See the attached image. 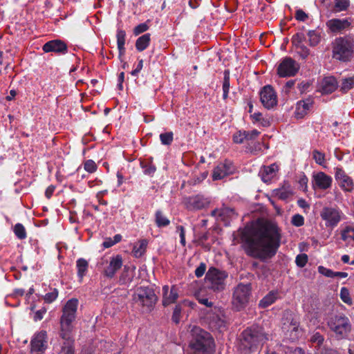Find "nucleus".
<instances>
[{
	"mask_svg": "<svg viewBox=\"0 0 354 354\" xmlns=\"http://www.w3.org/2000/svg\"><path fill=\"white\" fill-rule=\"evenodd\" d=\"M281 239L279 228L270 222L261 223L250 234L243 235L247 254L261 260L270 259L276 254L281 245Z\"/></svg>",
	"mask_w": 354,
	"mask_h": 354,
	"instance_id": "f257e3e1",
	"label": "nucleus"
},
{
	"mask_svg": "<svg viewBox=\"0 0 354 354\" xmlns=\"http://www.w3.org/2000/svg\"><path fill=\"white\" fill-rule=\"evenodd\" d=\"M241 336L239 348L244 354L257 351L268 340V335L259 326L246 328Z\"/></svg>",
	"mask_w": 354,
	"mask_h": 354,
	"instance_id": "f03ea898",
	"label": "nucleus"
},
{
	"mask_svg": "<svg viewBox=\"0 0 354 354\" xmlns=\"http://www.w3.org/2000/svg\"><path fill=\"white\" fill-rule=\"evenodd\" d=\"M332 57L348 62L354 57V36L351 34L336 37L332 42Z\"/></svg>",
	"mask_w": 354,
	"mask_h": 354,
	"instance_id": "7ed1b4c3",
	"label": "nucleus"
},
{
	"mask_svg": "<svg viewBox=\"0 0 354 354\" xmlns=\"http://www.w3.org/2000/svg\"><path fill=\"white\" fill-rule=\"evenodd\" d=\"M190 354H213L214 341L211 335L205 330L195 328L189 343Z\"/></svg>",
	"mask_w": 354,
	"mask_h": 354,
	"instance_id": "20e7f679",
	"label": "nucleus"
},
{
	"mask_svg": "<svg viewBox=\"0 0 354 354\" xmlns=\"http://www.w3.org/2000/svg\"><path fill=\"white\" fill-rule=\"evenodd\" d=\"M77 306L78 300L75 298L68 300L63 306L62 315L60 317L59 335L67 337L68 334L73 333Z\"/></svg>",
	"mask_w": 354,
	"mask_h": 354,
	"instance_id": "39448f33",
	"label": "nucleus"
},
{
	"mask_svg": "<svg viewBox=\"0 0 354 354\" xmlns=\"http://www.w3.org/2000/svg\"><path fill=\"white\" fill-rule=\"evenodd\" d=\"M328 326L338 339L347 338L351 330L349 319L342 314L332 316L328 321Z\"/></svg>",
	"mask_w": 354,
	"mask_h": 354,
	"instance_id": "423d86ee",
	"label": "nucleus"
},
{
	"mask_svg": "<svg viewBox=\"0 0 354 354\" xmlns=\"http://www.w3.org/2000/svg\"><path fill=\"white\" fill-rule=\"evenodd\" d=\"M251 290L250 283H239L234 288L232 304L236 310H241L247 306L251 295Z\"/></svg>",
	"mask_w": 354,
	"mask_h": 354,
	"instance_id": "0eeeda50",
	"label": "nucleus"
},
{
	"mask_svg": "<svg viewBox=\"0 0 354 354\" xmlns=\"http://www.w3.org/2000/svg\"><path fill=\"white\" fill-rule=\"evenodd\" d=\"M227 274L214 267H211L206 273L205 281L207 288L214 291H221L225 288V280Z\"/></svg>",
	"mask_w": 354,
	"mask_h": 354,
	"instance_id": "6e6552de",
	"label": "nucleus"
},
{
	"mask_svg": "<svg viewBox=\"0 0 354 354\" xmlns=\"http://www.w3.org/2000/svg\"><path fill=\"white\" fill-rule=\"evenodd\" d=\"M320 216L326 227L334 228L343 219L344 214L337 206L324 207L320 212Z\"/></svg>",
	"mask_w": 354,
	"mask_h": 354,
	"instance_id": "1a4fd4ad",
	"label": "nucleus"
},
{
	"mask_svg": "<svg viewBox=\"0 0 354 354\" xmlns=\"http://www.w3.org/2000/svg\"><path fill=\"white\" fill-rule=\"evenodd\" d=\"M133 300L138 305L150 310L157 301V297L154 291L148 287L140 288L133 295Z\"/></svg>",
	"mask_w": 354,
	"mask_h": 354,
	"instance_id": "9d476101",
	"label": "nucleus"
},
{
	"mask_svg": "<svg viewBox=\"0 0 354 354\" xmlns=\"http://www.w3.org/2000/svg\"><path fill=\"white\" fill-rule=\"evenodd\" d=\"M300 68L299 64L290 57H286L277 67V74L281 77H293Z\"/></svg>",
	"mask_w": 354,
	"mask_h": 354,
	"instance_id": "9b49d317",
	"label": "nucleus"
},
{
	"mask_svg": "<svg viewBox=\"0 0 354 354\" xmlns=\"http://www.w3.org/2000/svg\"><path fill=\"white\" fill-rule=\"evenodd\" d=\"M332 183V177L323 171L313 173L312 176L311 184L315 191L330 189Z\"/></svg>",
	"mask_w": 354,
	"mask_h": 354,
	"instance_id": "f8f14e48",
	"label": "nucleus"
},
{
	"mask_svg": "<svg viewBox=\"0 0 354 354\" xmlns=\"http://www.w3.org/2000/svg\"><path fill=\"white\" fill-rule=\"evenodd\" d=\"M328 30L333 34H341L352 28L350 18H334L328 20L326 24Z\"/></svg>",
	"mask_w": 354,
	"mask_h": 354,
	"instance_id": "ddd939ff",
	"label": "nucleus"
},
{
	"mask_svg": "<svg viewBox=\"0 0 354 354\" xmlns=\"http://www.w3.org/2000/svg\"><path fill=\"white\" fill-rule=\"evenodd\" d=\"M106 266L103 268V273L108 278H113L115 273L122 268L123 265L122 257L120 254L113 256L109 260H104L103 263Z\"/></svg>",
	"mask_w": 354,
	"mask_h": 354,
	"instance_id": "4468645a",
	"label": "nucleus"
},
{
	"mask_svg": "<svg viewBox=\"0 0 354 354\" xmlns=\"http://www.w3.org/2000/svg\"><path fill=\"white\" fill-rule=\"evenodd\" d=\"M47 347V334L44 330L35 333L30 342V353L42 354Z\"/></svg>",
	"mask_w": 354,
	"mask_h": 354,
	"instance_id": "2eb2a0df",
	"label": "nucleus"
},
{
	"mask_svg": "<svg viewBox=\"0 0 354 354\" xmlns=\"http://www.w3.org/2000/svg\"><path fill=\"white\" fill-rule=\"evenodd\" d=\"M235 167L233 163L227 160L220 162L212 171V178L213 180H218L234 174Z\"/></svg>",
	"mask_w": 354,
	"mask_h": 354,
	"instance_id": "dca6fc26",
	"label": "nucleus"
},
{
	"mask_svg": "<svg viewBox=\"0 0 354 354\" xmlns=\"http://www.w3.org/2000/svg\"><path fill=\"white\" fill-rule=\"evenodd\" d=\"M260 100L263 106L268 109H272L277 104V95L273 88L267 85L265 86L260 92Z\"/></svg>",
	"mask_w": 354,
	"mask_h": 354,
	"instance_id": "f3484780",
	"label": "nucleus"
},
{
	"mask_svg": "<svg viewBox=\"0 0 354 354\" xmlns=\"http://www.w3.org/2000/svg\"><path fill=\"white\" fill-rule=\"evenodd\" d=\"M184 203L188 210L196 211L207 207L209 201L201 195H196L186 198Z\"/></svg>",
	"mask_w": 354,
	"mask_h": 354,
	"instance_id": "a211bd4d",
	"label": "nucleus"
},
{
	"mask_svg": "<svg viewBox=\"0 0 354 354\" xmlns=\"http://www.w3.org/2000/svg\"><path fill=\"white\" fill-rule=\"evenodd\" d=\"M45 53L54 52L58 54H66L68 52L66 44L59 39L51 40L46 42L42 48Z\"/></svg>",
	"mask_w": 354,
	"mask_h": 354,
	"instance_id": "6ab92c4d",
	"label": "nucleus"
},
{
	"mask_svg": "<svg viewBox=\"0 0 354 354\" xmlns=\"http://www.w3.org/2000/svg\"><path fill=\"white\" fill-rule=\"evenodd\" d=\"M179 297V288L176 286H172L171 288L168 286L162 287V304L166 306L174 304Z\"/></svg>",
	"mask_w": 354,
	"mask_h": 354,
	"instance_id": "aec40b11",
	"label": "nucleus"
},
{
	"mask_svg": "<svg viewBox=\"0 0 354 354\" xmlns=\"http://www.w3.org/2000/svg\"><path fill=\"white\" fill-rule=\"evenodd\" d=\"M278 169L279 167L275 163L269 166H263L260 169L259 176L263 182L269 183L275 177Z\"/></svg>",
	"mask_w": 354,
	"mask_h": 354,
	"instance_id": "412c9836",
	"label": "nucleus"
},
{
	"mask_svg": "<svg viewBox=\"0 0 354 354\" xmlns=\"http://www.w3.org/2000/svg\"><path fill=\"white\" fill-rule=\"evenodd\" d=\"M59 336L63 339V343L62 344L59 354H74L75 340L73 333L68 334L67 337Z\"/></svg>",
	"mask_w": 354,
	"mask_h": 354,
	"instance_id": "4be33fe9",
	"label": "nucleus"
},
{
	"mask_svg": "<svg viewBox=\"0 0 354 354\" xmlns=\"http://www.w3.org/2000/svg\"><path fill=\"white\" fill-rule=\"evenodd\" d=\"M313 100L310 98L306 99L304 100L299 101L297 103L295 115L297 118H304L310 111L313 106Z\"/></svg>",
	"mask_w": 354,
	"mask_h": 354,
	"instance_id": "5701e85b",
	"label": "nucleus"
},
{
	"mask_svg": "<svg viewBox=\"0 0 354 354\" xmlns=\"http://www.w3.org/2000/svg\"><path fill=\"white\" fill-rule=\"evenodd\" d=\"M299 322L295 317L286 318V322L283 323L282 328L286 332H290V333H295L292 337L293 339L297 337L299 335Z\"/></svg>",
	"mask_w": 354,
	"mask_h": 354,
	"instance_id": "b1692460",
	"label": "nucleus"
},
{
	"mask_svg": "<svg viewBox=\"0 0 354 354\" xmlns=\"http://www.w3.org/2000/svg\"><path fill=\"white\" fill-rule=\"evenodd\" d=\"M135 269V267L124 266L119 278V283L121 285H127L130 283L134 277Z\"/></svg>",
	"mask_w": 354,
	"mask_h": 354,
	"instance_id": "393cba45",
	"label": "nucleus"
},
{
	"mask_svg": "<svg viewBox=\"0 0 354 354\" xmlns=\"http://www.w3.org/2000/svg\"><path fill=\"white\" fill-rule=\"evenodd\" d=\"M140 166L145 175L153 176L156 171V167L153 164L151 157L140 160Z\"/></svg>",
	"mask_w": 354,
	"mask_h": 354,
	"instance_id": "a878e982",
	"label": "nucleus"
},
{
	"mask_svg": "<svg viewBox=\"0 0 354 354\" xmlns=\"http://www.w3.org/2000/svg\"><path fill=\"white\" fill-rule=\"evenodd\" d=\"M117 46L119 51L120 58L125 54V41H126V32L122 29H118L116 33Z\"/></svg>",
	"mask_w": 354,
	"mask_h": 354,
	"instance_id": "bb28decb",
	"label": "nucleus"
},
{
	"mask_svg": "<svg viewBox=\"0 0 354 354\" xmlns=\"http://www.w3.org/2000/svg\"><path fill=\"white\" fill-rule=\"evenodd\" d=\"M278 298V291H270L259 301V306L261 308H267L274 303Z\"/></svg>",
	"mask_w": 354,
	"mask_h": 354,
	"instance_id": "cd10ccee",
	"label": "nucleus"
},
{
	"mask_svg": "<svg viewBox=\"0 0 354 354\" xmlns=\"http://www.w3.org/2000/svg\"><path fill=\"white\" fill-rule=\"evenodd\" d=\"M76 268L77 277L79 278L80 281H82L83 277L87 273L88 268V263L86 259L83 258H80L76 261Z\"/></svg>",
	"mask_w": 354,
	"mask_h": 354,
	"instance_id": "c85d7f7f",
	"label": "nucleus"
},
{
	"mask_svg": "<svg viewBox=\"0 0 354 354\" xmlns=\"http://www.w3.org/2000/svg\"><path fill=\"white\" fill-rule=\"evenodd\" d=\"M151 41V35L146 33L139 37L136 41V48L138 51L145 50L149 45Z\"/></svg>",
	"mask_w": 354,
	"mask_h": 354,
	"instance_id": "c756f323",
	"label": "nucleus"
},
{
	"mask_svg": "<svg viewBox=\"0 0 354 354\" xmlns=\"http://www.w3.org/2000/svg\"><path fill=\"white\" fill-rule=\"evenodd\" d=\"M337 87L336 80L333 77H326L323 81L322 90L326 93H331Z\"/></svg>",
	"mask_w": 354,
	"mask_h": 354,
	"instance_id": "7c9ffc66",
	"label": "nucleus"
},
{
	"mask_svg": "<svg viewBox=\"0 0 354 354\" xmlns=\"http://www.w3.org/2000/svg\"><path fill=\"white\" fill-rule=\"evenodd\" d=\"M155 223L158 227H165L170 224V221L161 210H157L155 213Z\"/></svg>",
	"mask_w": 354,
	"mask_h": 354,
	"instance_id": "2f4dec72",
	"label": "nucleus"
},
{
	"mask_svg": "<svg viewBox=\"0 0 354 354\" xmlns=\"http://www.w3.org/2000/svg\"><path fill=\"white\" fill-rule=\"evenodd\" d=\"M147 241L145 239L140 240L135 244L132 250L133 256L136 258L141 257L146 251Z\"/></svg>",
	"mask_w": 354,
	"mask_h": 354,
	"instance_id": "473e14b6",
	"label": "nucleus"
},
{
	"mask_svg": "<svg viewBox=\"0 0 354 354\" xmlns=\"http://www.w3.org/2000/svg\"><path fill=\"white\" fill-rule=\"evenodd\" d=\"M350 6V0H334L332 11L334 13L344 12Z\"/></svg>",
	"mask_w": 354,
	"mask_h": 354,
	"instance_id": "72a5a7b5",
	"label": "nucleus"
},
{
	"mask_svg": "<svg viewBox=\"0 0 354 354\" xmlns=\"http://www.w3.org/2000/svg\"><path fill=\"white\" fill-rule=\"evenodd\" d=\"M341 236L344 241H354V227L351 225L346 226L341 232Z\"/></svg>",
	"mask_w": 354,
	"mask_h": 354,
	"instance_id": "f704fd0d",
	"label": "nucleus"
},
{
	"mask_svg": "<svg viewBox=\"0 0 354 354\" xmlns=\"http://www.w3.org/2000/svg\"><path fill=\"white\" fill-rule=\"evenodd\" d=\"M354 87V75L343 78L339 86L340 91L343 93H347Z\"/></svg>",
	"mask_w": 354,
	"mask_h": 354,
	"instance_id": "c9c22d12",
	"label": "nucleus"
},
{
	"mask_svg": "<svg viewBox=\"0 0 354 354\" xmlns=\"http://www.w3.org/2000/svg\"><path fill=\"white\" fill-rule=\"evenodd\" d=\"M230 86V72L228 70H225L224 71V78L223 82V97L224 100L227 99L228 97Z\"/></svg>",
	"mask_w": 354,
	"mask_h": 354,
	"instance_id": "e433bc0d",
	"label": "nucleus"
},
{
	"mask_svg": "<svg viewBox=\"0 0 354 354\" xmlns=\"http://www.w3.org/2000/svg\"><path fill=\"white\" fill-rule=\"evenodd\" d=\"M338 183L341 188L346 192H351L353 189V180L348 176H346V178H342Z\"/></svg>",
	"mask_w": 354,
	"mask_h": 354,
	"instance_id": "4c0bfd02",
	"label": "nucleus"
},
{
	"mask_svg": "<svg viewBox=\"0 0 354 354\" xmlns=\"http://www.w3.org/2000/svg\"><path fill=\"white\" fill-rule=\"evenodd\" d=\"M309 44L311 46H317L321 40L320 35L315 30H309L308 32Z\"/></svg>",
	"mask_w": 354,
	"mask_h": 354,
	"instance_id": "58836bf2",
	"label": "nucleus"
},
{
	"mask_svg": "<svg viewBox=\"0 0 354 354\" xmlns=\"http://www.w3.org/2000/svg\"><path fill=\"white\" fill-rule=\"evenodd\" d=\"M122 236L119 234H115L113 238H106L104 241L102 243V245L104 248H109L114 245L115 244L120 242L122 241Z\"/></svg>",
	"mask_w": 354,
	"mask_h": 354,
	"instance_id": "ea45409f",
	"label": "nucleus"
},
{
	"mask_svg": "<svg viewBox=\"0 0 354 354\" xmlns=\"http://www.w3.org/2000/svg\"><path fill=\"white\" fill-rule=\"evenodd\" d=\"M59 295V291L57 288H50V291L44 296V299L46 303L50 304L56 300Z\"/></svg>",
	"mask_w": 354,
	"mask_h": 354,
	"instance_id": "a19ab883",
	"label": "nucleus"
},
{
	"mask_svg": "<svg viewBox=\"0 0 354 354\" xmlns=\"http://www.w3.org/2000/svg\"><path fill=\"white\" fill-rule=\"evenodd\" d=\"M14 233L16 236L19 239H24L26 238V232L24 225L21 223H17L14 226Z\"/></svg>",
	"mask_w": 354,
	"mask_h": 354,
	"instance_id": "79ce46f5",
	"label": "nucleus"
},
{
	"mask_svg": "<svg viewBox=\"0 0 354 354\" xmlns=\"http://www.w3.org/2000/svg\"><path fill=\"white\" fill-rule=\"evenodd\" d=\"M340 298L346 304L351 305L353 303L352 299L350 296L349 290L346 287H342L340 290Z\"/></svg>",
	"mask_w": 354,
	"mask_h": 354,
	"instance_id": "37998d69",
	"label": "nucleus"
},
{
	"mask_svg": "<svg viewBox=\"0 0 354 354\" xmlns=\"http://www.w3.org/2000/svg\"><path fill=\"white\" fill-rule=\"evenodd\" d=\"M160 140L162 145H170L174 140V134L171 131L161 133Z\"/></svg>",
	"mask_w": 354,
	"mask_h": 354,
	"instance_id": "c03bdc74",
	"label": "nucleus"
},
{
	"mask_svg": "<svg viewBox=\"0 0 354 354\" xmlns=\"http://www.w3.org/2000/svg\"><path fill=\"white\" fill-rule=\"evenodd\" d=\"M225 214L232 216L234 214V211L232 209L225 207L221 209H214L212 212V215L214 216L222 217Z\"/></svg>",
	"mask_w": 354,
	"mask_h": 354,
	"instance_id": "a18cd8bd",
	"label": "nucleus"
},
{
	"mask_svg": "<svg viewBox=\"0 0 354 354\" xmlns=\"http://www.w3.org/2000/svg\"><path fill=\"white\" fill-rule=\"evenodd\" d=\"M306 40V36L303 32H297L292 37V43L296 47L303 45V42Z\"/></svg>",
	"mask_w": 354,
	"mask_h": 354,
	"instance_id": "49530a36",
	"label": "nucleus"
},
{
	"mask_svg": "<svg viewBox=\"0 0 354 354\" xmlns=\"http://www.w3.org/2000/svg\"><path fill=\"white\" fill-rule=\"evenodd\" d=\"M313 158L315 162L321 166H324L325 163V155L318 150L313 151Z\"/></svg>",
	"mask_w": 354,
	"mask_h": 354,
	"instance_id": "de8ad7c7",
	"label": "nucleus"
},
{
	"mask_svg": "<svg viewBox=\"0 0 354 354\" xmlns=\"http://www.w3.org/2000/svg\"><path fill=\"white\" fill-rule=\"evenodd\" d=\"M252 119L255 121V122H259L261 124L262 126L263 127H268L270 125V121L266 119V118H264L263 117V115L258 112V113H254L252 115Z\"/></svg>",
	"mask_w": 354,
	"mask_h": 354,
	"instance_id": "09e8293b",
	"label": "nucleus"
},
{
	"mask_svg": "<svg viewBox=\"0 0 354 354\" xmlns=\"http://www.w3.org/2000/svg\"><path fill=\"white\" fill-rule=\"evenodd\" d=\"M308 256L306 254H299L296 257L295 263L299 268H304L308 262Z\"/></svg>",
	"mask_w": 354,
	"mask_h": 354,
	"instance_id": "8fccbe9b",
	"label": "nucleus"
},
{
	"mask_svg": "<svg viewBox=\"0 0 354 354\" xmlns=\"http://www.w3.org/2000/svg\"><path fill=\"white\" fill-rule=\"evenodd\" d=\"M84 168L88 173H93L97 170V166L93 160H87L84 162Z\"/></svg>",
	"mask_w": 354,
	"mask_h": 354,
	"instance_id": "3c124183",
	"label": "nucleus"
},
{
	"mask_svg": "<svg viewBox=\"0 0 354 354\" xmlns=\"http://www.w3.org/2000/svg\"><path fill=\"white\" fill-rule=\"evenodd\" d=\"M209 324L212 327H215L219 330L225 327V322L221 318L216 317V318H213L212 320L210 321Z\"/></svg>",
	"mask_w": 354,
	"mask_h": 354,
	"instance_id": "603ef678",
	"label": "nucleus"
},
{
	"mask_svg": "<svg viewBox=\"0 0 354 354\" xmlns=\"http://www.w3.org/2000/svg\"><path fill=\"white\" fill-rule=\"evenodd\" d=\"M246 137L245 131H238L234 134L233 141L236 144H241L243 142L244 140H246Z\"/></svg>",
	"mask_w": 354,
	"mask_h": 354,
	"instance_id": "864d4df0",
	"label": "nucleus"
},
{
	"mask_svg": "<svg viewBox=\"0 0 354 354\" xmlns=\"http://www.w3.org/2000/svg\"><path fill=\"white\" fill-rule=\"evenodd\" d=\"M324 341V337L319 333H315L310 337V342L320 346Z\"/></svg>",
	"mask_w": 354,
	"mask_h": 354,
	"instance_id": "5fc2aeb1",
	"label": "nucleus"
},
{
	"mask_svg": "<svg viewBox=\"0 0 354 354\" xmlns=\"http://www.w3.org/2000/svg\"><path fill=\"white\" fill-rule=\"evenodd\" d=\"M149 29V26L146 23H142L136 26L133 28V34L136 36H138L145 32H146Z\"/></svg>",
	"mask_w": 354,
	"mask_h": 354,
	"instance_id": "6e6d98bb",
	"label": "nucleus"
},
{
	"mask_svg": "<svg viewBox=\"0 0 354 354\" xmlns=\"http://www.w3.org/2000/svg\"><path fill=\"white\" fill-rule=\"evenodd\" d=\"M176 232L178 233L180 239V243L183 247H185L186 245L185 227L182 225H178L176 229Z\"/></svg>",
	"mask_w": 354,
	"mask_h": 354,
	"instance_id": "4d7b16f0",
	"label": "nucleus"
},
{
	"mask_svg": "<svg viewBox=\"0 0 354 354\" xmlns=\"http://www.w3.org/2000/svg\"><path fill=\"white\" fill-rule=\"evenodd\" d=\"M291 223L296 227H301L304 224V218L300 214H295L292 217Z\"/></svg>",
	"mask_w": 354,
	"mask_h": 354,
	"instance_id": "13d9d810",
	"label": "nucleus"
},
{
	"mask_svg": "<svg viewBox=\"0 0 354 354\" xmlns=\"http://www.w3.org/2000/svg\"><path fill=\"white\" fill-rule=\"evenodd\" d=\"M296 48L297 49V52L302 59H306L309 55L310 50L304 44L296 46Z\"/></svg>",
	"mask_w": 354,
	"mask_h": 354,
	"instance_id": "bf43d9fd",
	"label": "nucleus"
},
{
	"mask_svg": "<svg viewBox=\"0 0 354 354\" xmlns=\"http://www.w3.org/2000/svg\"><path fill=\"white\" fill-rule=\"evenodd\" d=\"M181 314V307L179 305L175 306L172 315V321L178 324L180 321Z\"/></svg>",
	"mask_w": 354,
	"mask_h": 354,
	"instance_id": "052dcab7",
	"label": "nucleus"
},
{
	"mask_svg": "<svg viewBox=\"0 0 354 354\" xmlns=\"http://www.w3.org/2000/svg\"><path fill=\"white\" fill-rule=\"evenodd\" d=\"M318 272L327 277L333 278L334 271L322 266L318 267Z\"/></svg>",
	"mask_w": 354,
	"mask_h": 354,
	"instance_id": "680f3d73",
	"label": "nucleus"
},
{
	"mask_svg": "<svg viewBox=\"0 0 354 354\" xmlns=\"http://www.w3.org/2000/svg\"><path fill=\"white\" fill-rule=\"evenodd\" d=\"M206 264L205 263H201L200 265L195 270V275L199 278L201 277L205 272Z\"/></svg>",
	"mask_w": 354,
	"mask_h": 354,
	"instance_id": "e2e57ef3",
	"label": "nucleus"
},
{
	"mask_svg": "<svg viewBox=\"0 0 354 354\" xmlns=\"http://www.w3.org/2000/svg\"><path fill=\"white\" fill-rule=\"evenodd\" d=\"M295 18L298 21H305L308 18V17L304 11L299 9L297 10L295 12Z\"/></svg>",
	"mask_w": 354,
	"mask_h": 354,
	"instance_id": "0e129e2a",
	"label": "nucleus"
},
{
	"mask_svg": "<svg viewBox=\"0 0 354 354\" xmlns=\"http://www.w3.org/2000/svg\"><path fill=\"white\" fill-rule=\"evenodd\" d=\"M348 175L345 173V171L339 167L335 168V179L337 182L341 180L342 178H346Z\"/></svg>",
	"mask_w": 354,
	"mask_h": 354,
	"instance_id": "69168bd1",
	"label": "nucleus"
},
{
	"mask_svg": "<svg viewBox=\"0 0 354 354\" xmlns=\"http://www.w3.org/2000/svg\"><path fill=\"white\" fill-rule=\"evenodd\" d=\"M143 68V59H140L135 69H133L131 74L133 77H137L138 73L141 71Z\"/></svg>",
	"mask_w": 354,
	"mask_h": 354,
	"instance_id": "338daca9",
	"label": "nucleus"
},
{
	"mask_svg": "<svg viewBox=\"0 0 354 354\" xmlns=\"http://www.w3.org/2000/svg\"><path fill=\"white\" fill-rule=\"evenodd\" d=\"M264 147L265 149H268V145L265 144L264 142H258L255 145L254 149L252 151L254 154H258L259 151H262V147Z\"/></svg>",
	"mask_w": 354,
	"mask_h": 354,
	"instance_id": "774afa93",
	"label": "nucleus"
}]
</instances>
